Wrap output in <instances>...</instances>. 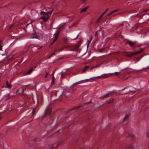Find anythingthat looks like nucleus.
Masks as SVG:
<instances>
[{
	"label": "nucleus",
	"instance_id": "obj_25",
	"mask_svg": "<svg viewBox=\"0 0 149 149\" xmlns=\"http://www.w3.org/2000/svg\"><path fill=\"white\" fill-rule=\"evenodd\" d=\"M67 38H64L63 39V41L65 42V43L67 44L68 42L67 41Z\"/></svg>",
	"mask_w": 149,
	"mask_h": 149
},
{
	"label": "nucleus",
	"instance_id": "obj_9",
	"mask_svg": "<svg viewBox=\"0 0 149 149\" xmlns=\"http://www.w3.org/2000/svg\"><path fill=\"white\" fill-rule=\"evenodd\" d=\"M109 75H110L111 76L112 75V74H104L103 75H102L101 76H98L97 77H96V78H106L108 77H109Z\"/></svg>",
	"mask_w": 149,
	"mask_h": 149
},
{
	"label": "nucleus",
	"instance_id": "obj_56",
	"mask_svg": "<svg viewBox=\"0 0 149 149\" xmlns=\"http://www.w3.org/2000/svg\"><path fill=\"white\" fill-rule=\"evenodd\" d=\"M34 21V20L32 21L30 24H31Z\"/></svg>",
	"mask_w": 149,
	"mask_h": 149
},
{
	"label": "nucleus",
	"instance_id": "obj_44",
	"mask_svg": "<svg viewBox=\"0 0 149 149\" xmlns=\"http://www.w3.org/2000/svg\"><path fill=\"white\" fill-rule=\"evenodd\" d=\"M55 51H54V52H53L51 54V55H53L55 54Z\"/></svg>",
	"mask_w": 149,
	"mask_h": 149
},
{
	"label": "nucleus",
	"instance_id": "obj_64",
	"mask_svg": "<svg viewBox=\"0 0 149 149\" xmlns=\"http://www.w3.org/2000/svg\"><path fill=\"white\" fill-rule=\"evenodd\" d=\"M42 48V47H40V48Z\"/></svg>",
	"mask_w": 149,
	"mask_h": 149
},
{
	"label": "nucleus",
	"instance_id": "obj_40",
	"mask_svg": "<svg viewBox=\"0 0 149 149\" xmlns=\"http://www.w3.org/2000/svg\"><path fill=\"white\" fill-rule=\"evenodd\" d=\"M120 73V72H115L114 74L115 75H117V74H119Z\"/></svg>",
	"mask_w": 149,
	"mask_h": 149
},
{
	"label": "nucleus",
	"instance_id": "obj_14",
	"mask_svg": "<svg viewBox=\"0 0 149 149\" xmlns=\"http://www.w3.org/2000/svg\"><path fill=\"white\" fill-rule=\"evenodd\" d=\"M125 148L126 149H133L134 148V147L132 146L127 145Z\"/></svg>",
	"mask_w": 149,
	"mask_h": 149
},
{
	"label": "nucleus",
	"instance_id": "obj_35",
	"mask_svg": "<svg viewBox=\"0 0 149 149\" xmlns=\"http://www.w3.org/2000/svg\"><path fill=\"white\" fill-rule=\"evenodd\" d=\"M52 10L51 11H50L47 12H46V13H47V14H49L50 15H51V13H52Z\"/></svg>",
	"mask_w": 149,
	"mask_h": 149
},
{
	"label": "nucleus",
	"instance_id": "obj_60",
	"mask_svg": "<svg viewBox=\"0 0 149 149\" xmlns=\"http://www.w3.org/2000/svg\"><path fill=\"white\" fill-rule=\"evenodd\" d=\"M52 55H51H51H50V56H49V57H51Z\"/></svg>",
	"mask_w": 149,
	"mask_h": 149
},
{
	"label": "nucleus",
	"instance_id": "obj_52",
	"mask_svg": "<svg viewBox=\"0 0 149 149\" xmlns=\"http://www.w3.org/2000/svg\"><path fill=\"white\" fill-rule=\"evenodd\" d=\"M86 0H81V1L82 2H85Z\"/></svg>",
	"mask_w": 149,
	"mask_h": 149
},
{
	"label": "nucleus",
	"instance_id": "obj_47",
	"mask_svg": "<svg viewBox=\"0 0 149 149\" xmlns=\"http://www.w3.org/2000/svg\"><path fill=\"white\" fill-rule=\"evenodd\" d=\"M60 144H61V143H58L57 144V145H56V146L55 147V148L57 147Z\"/></svg>",
	"mask_w": 149,
	"mask_h": 149
},
{
	"label": "nucleus",
	"instance_id": "obj_8",
	"mask_svg": "<svg viewBox=\"0 0 149 149\" xmlns=\"http://www.w3.org/2000/svg\"><path fill=\"white\" fill-rule=\"evenodd\" d=\"M63 94L64 95L63 93V91L62 90H58L56 92V95L58 97H61Z\"/></svg>",
	"mask_w": 149,
	"mask_h": 149
},
{
	"label": "nucleus",
	"instance_id": "obj_50",
	"mask_svg": "<svg viewBox=\"0 0 149 149\" xmlns=\"http://www.w3.org/2000/svg\"><path fill=\"white\" fill-rule=\"evenodd\" d=\"M100 65V64L99 65H97L95 66L94 67H93V68H96L97 67H98V66H99Z\"/></svg>",
	"mask_w": 149,
	"mask_h": 149
},
{
	"label": "nucleus",
	"instance_id": "obj_54",
	"mask_svg": "<svg viewBox=\"0 0 149 149\" xmlns=\"http://www.w3.org/2000/svg\"><path fill=\"white\" fill-rule=\"evenodd\" d=\"M112 13L113 14V13H114L115 12H114V10H113L112 11H111Z\"/></svg>",
	"mask_w": 149,
	"mask_h": 149
},
{
	"label": "nucleus",
	"instance_id": "obj_10",
	"mask_svg": "<svg viewBox=\"0 0 149 149\" xmlns=\"http://www.w3.org/2000/svg\"><path fill=\"white\" fill-rule=\"evenodd\" d=\"M127 43L131 47L134 48V47L135 46V42H134L130 40H127V41L125 42V44H126Z\"/></svg>",
	"mask_w": 149,
	"mask_h": 149
},
{
	"label": "nucleus",
	"instance_id": "obj_57",
	"mask_svg": "<svg viewBox=\"0 0 149 149\" xmlns=\"http://www.w3.org/2000/svg\"><path fill=\"white\" fill-rule=\"evenodd\" d=\"M30 86V85H29H29H27L25 86Z\"/></svg>",
	"mask_w": 149,
	"mask_h": 149
},
{
	"label": "nucleus",
	"instance_id": "obj_6",
	"mask_svg": "<svg viewBox=\"0 0 149 149\" xmlns=\"http://www.w3.org/2000/svg\"><path fill=\"white\" fill-rule=\"evenodd\" d=\"M82 43L81 41V40L80 39L79 41L77 42V44L76 45L74 46V47L72 49V50L74 51H78L79 49V47L80 46L81 44Z\"/></svg>",
	"mask_w": 149,
	"mask_h": 149
},
{
	"label": "nucleus",
	"instance_id": "obj_51",
	"mask_svg": "<svg viewBox=\"0 0 149 149\" xmlns=\"http://www.w3.org/2000/svg\"><path fill=\"white\" fill-rule=\"evenodd\" d=\"M112 14V13L111 12H110V13H109L108 14L109 15H111Z\"/></svg>",
	"mask_w": 149,
	"mask_h": 149
},
{
	"label": "nucleus",
	"instance_id": "obj_39",
	"mask_svg": "<svg viewBox=\"0 0 149 149\" xmlns=\"http://www.w3.org/2000/svg\"><path fill=\"white\" fill-rule=\"evenodd\" d=\"M128 137H134V135H131L128 136Z\"/></svg>",
	"mask_w": 149,
	"mask_h": 149
},
{
	"label": "nucleus",
	"instance_id": "obj_26",
	"mask_svg": "<svg viewBox=\"0 0 149 149\" xmlns=\"http://www.w3.org/2000/svg\"><path fill=\"white\" fill-rule=\"evenodd\" d=\"M106 19H111V17L108 15H107L105 17Z\"/></svg>",
	"mask_w": 149,
	"mask_h": 149
},
{
	"label": "nucleus",
	"instance_id": "obj_58",
	"mask_svg": "<svg viewBox=\"0 0 149 149\" xmlns=\"http://www.w3.org/2000/svg\"><path fill=\"white\" fill-rule=\"evenodd\" d=\"M54 148V147L52 146V147H51V149H52V148Z\"/></svg>",
	"mask_w": 149,
	"mask_h": 149
},
{
	"label": "nucleus",
	"instance_id": "obj_24",
	"mask_svg": "<svg viewBox=\"0 0 149 149\" xmlns=\"http://www.w3.org/2000/svg\"><path fill=\"white\" fill-rule=\"evenodd\" d=\"M79 23V21H77L76 22L72 24V26H74L76 25H77Z\"/></svg>",
	"mask_w": 149,
	"mask_h": 149
},
{
	"label": "nucleus",
	"instance_id": "obj_43",
	"mask_svg": "<svg viewBox=\"0 0 149 149\" xmlns=\"http://www.w3.org/2000/svg\"><path fill=\"white\" fill-rule=\"evenodd\" d=\"M78 36H79V35H78L76 37L73 38H72V39L73 40H75V39H76L77 38H78Z\"/></svg>",
	"mask_w": 149,
	"mask_h": 149
},
{
	"label": "nucleus",
	"instance_id": "obj_38",
	"mask_svg": "<svg viewBox=\"0 0 149 149\" xmlns=\"http://www.w3.org/2000/svg\"><path fill=\"white\" fill-rule=\"evenodd\" d=\"M54 73V72L53 74H52V80H55V78L54 77V76H53V74Z\"/></svg>",
	"mask_w": 149,
	"mask_h": 149
},
{
	"label": "nucleus",
	"instance_id": "obj_61",
	"mask_svg": "<svg viewBox=\"0 0 149 149\" xmlns=\"http://www.w3.org/2000/svg\"><path fill=\"white\" fill-rule=\"evenodd\" d=\"M128 74H130V72H128Z\"/></svg>",
	"mask_w": 149,
	"mask_h": 149
},
{
	"label": "nucleus",
	"instance_id": "obj_32",
	"mask_svg": "<svg viewBox=\"0 0 149 149\" xmlns=\"http://www.w3.org/2000/svg\"><path fill=\"white\" fill-rule=\"evenodd\" d=\"M70 125H69L68 126V127H66V126H65V127H63L62 128V129H63H63H65V128H68L70 127Z\"/></svg>",
	"mask_w": 149,
	"mask_h": 149
},
{
	"label": "nucleus",
	"instance_id": "obj_19",
	"mask_svg": "<svg viewBox=\"0 0 149 149\" xmlns=\"http://www.w3.org/2000/svg\"><path fill=\"white\" fill-rule=\"evenodd\" d=\"M102 15H101L97 19V20L96 22V24H98V23H99L100 20L102 18Z\"/></svg>",
	"mask_w": 149,
	"mask_h": 149
},
{
	"label": "nucleus",
	"instance_id": "obj_1",
	"mask_svg": "<svg viewBox=\"0 0 149 149\" xmlns=\"http://www.w3.org/2000/svg\"><path fill=\"white\" fill-rule=\"evenodd\" d=\"M148 21H149V14H146L141 16L139 20V21L140 24L147 22Z\"/></svg>",
	"mask_w": 149,
	"mask_h": 149
},
{
	"label": "nucleus",
	"instance_id": "obj_20",
	"mask_svg": "<svg viewBox=\"0 0 149 149\" xmlns=\"http://www.w3.org/2000/svg\"><path fill=\"white\" fill-rule=\"evenodd\" d=\"M111 94V93H108L105 95H104L103 96H102V98H104L109 96V95Z\"/></svg>",
	"mask_w": 149,
	"mask_h": 149
},
{
	"label": "nucleus",
	"instance_id": "obj_42",
	"mask_svg": "<svg viewBox=\"0 0 149 149\" xmlns=\"http://www.w3.org/2000/svg\"><path fill=\"white\" fill-rule=\"evenodd\" d=\"M61 77L62 78H64V74H63V73H62L61 74Z\"/></svg>",
	"mask_w": 149,
	"mask_h": 149
},
{
	"label": "nucleus",
	"instance_id": "obj_7",
	"mask_svg": "<svg viewBox=\"0 0 149 149\" xmlns=\"http://www.w3.org/2000/svg\"><path fill=\"white\" fill-rule=\"evenodd\" d=\"M59 33L60 32L59 30H57L56 31V33L54 34V35L55 36L54 39L53 41L50 44V45H52L55 42V41L58 38Z\"/></svg>",
	"mask_w": 149,
	"mask_h": 149
},
{
	"label": "nucleus",
	"instance_id": "obj_34",
	"mask_svg": "<svg viewBox=\"0 0 149 149\" xmlns=\"http://www.w3.org/2000/svg\"><path fill=\"white\" fill-rule=\"evenodd\" d=\"M90 103H92V102H91V100L89 102H86V103H85L84 104H89Z\"/></svg>",
	"mask_w": 149,
	"mask_h": 149
},
{
	"label": "nucleus",
	"instance_id": "obj_30",
	"mask_svg": "<svg viewBox=\"0 0 149 149\" xmlns=\"http://www.w3.org/2000/svg\"><path fill=\"white\" fill-rule=\"evenodd\" d=\"M55 84V80H52V82L51 84V85L52 86L53 85H54Z\"/></svg>",
	"mask_w": 149,
	"mask_h": 149
},
{
	"label": "nucleus",
	"instance_id": "obj_45",
	"mask_svg": "<svg viewBox=\"0 0 149 149\" xmlns=\"http://www.w3.org/2000/svg\"><path fill=\"white\" fill-rule=\"evenodd\" d=\"M60 130H61V129H60L58 130L57 131H56V132H54V133L55 134V133H58L59 132V131H60Z\"/></svg>",
	"mask_w": 149,
	"mask_h": 149
},
{
	"label": "nucleus",
	"instance_id": "obj_55",
	"mask_svg": "<svg viewBox=\"0 0 149 149\" xmlns=\"http://www.w3.org/2000/svg\"><path fill=\"white\" fill-rule=\"evenodd\" d=\"M112 13L113 14V13H114L115 12H114V10H113L112 11H111Z\"/></svg>",
	"mask_w": 149,
	"mask_h": 149
},
{
	"label": "nucleus",
	"instance_id": "obj_18",
	"mask_svg": "<svg viewBox=\"0 0 149 149\" xmlns=\"http://www.w3.org/2000/svg\"><path fill=\"white\" fill-rule=\"evenodd\" d=\"M89 67V66H86L83 69V72H85L87 70V69Z\"/></svg>",
	"mask_w": 149,
	"mask_h": 149
},
{
	"label": "nucleus",
	"instance_id": "obj_12",
	"mask_svg": "<svg viewBox=\"0 0 149 149\" xmlns=\"http://www.w3.org/2000/svg\"><path fill=\"white\" fill-rule=\"evenodd\" d=\"M93 78H91V79H85V80H81V81H78L77 82L78 83V84H79L83 83L84 82H86L88 81L90 79H93Z\"/></svg>",
	"mask_w": 149,
	"mask_h": 149
},
{
	"label": "nucleus",
	"instance_id": "obj_13",
	"mask_svg": "<svg viewBox=\"0 0 149 149\" xmlns=\"http://www.w3.org/2000/svg\"><path fill=\"white\" fill-rule=\"evenodd\" d=\"M130 115V113H129L128 114H126L123 120V122H124L125 120H127L128 118Z\"/></svg>",
	"mask_w": 149,
	"mask_h": 149
},
{
	"label": "nucleus",
	"instance_id": "obj_3",
	"mask_svg": "<svg viewBox=\"0 0 149 149\" xmlns=\"http://www.w3.org/2000/svg\"><path fill=\"white\" fill-rule=\"evenodd\" d=\"M40 14L41 15L43 14V17H41L40 19H43L44 22H46L49 19V16L47 13L42 11L40 13Z\"/></svg>",
	"mask_w": 149,
	"mask_h": 149
},
{
	"label": "nucleus",
	"instance_id": "obj_15",
	"mask_svg": "<svg viewBox=\"0 0 149 149\" xmlns=\"http://www.w3.org/2000/svg\"><path fill=\"white\" fill-rule=\"evenodd\" d=\"M144 56V54H143L141 56H140V58H138V57H136V59H135V60H136L137 61H138L140 60Z\"/></svg>",
	"mask_w": 149,
	"mask_h": 149
},
{
	"label": "nucleus",
	"instance_id": "obj_37",
	"mask_svg": "<svg viewBox=\"0 0 149 149\" xmlns=\"http://www.w3.org/2000/svg\"><path fill=\"white\" fill-rule=\"evenodd\" d=\"M92 38L91 37V38H90V41H89V42L88 43V45H87V47H88V46H89V44H90V42H91V40H92Z\"/></svg>",
	"mask_w": 149,
	"mask_h": 149
},
{
	"label": "nucleus",
	"instance_id": "obj_63",
	"mask_svg": "<svg viewBox=\"0 0 149 149\" xmlns=\"http://www.w3.org/2000/svg\"><path fill=\"white\" fill-rule=\"evenodd\" d=\"M149 68V67H147V68H147H147Z\"/></svg>",
	"mask_w": 149,
	"mask_h": 149
},
{
	"label": "nucleus",
	"instance_id": "obj_49",
	"mask_svg": "<svg viewBox=\"0 0 149 149\" xmlns=\"http://www.w3.org/2000/svg\"><path fill=\"white\" fill-rule=\"evenodd\" d=\"M149 10V9H146V10H144L143 11V12H146L147 11H148Z\"/></svg>",
	"mask_w": 149,
	"mask_h": 149
},
{
	"label": "nucleus",
	"instance_id": "obj_31",
	"mask_svg": "<svg viewBox=\"0 0 149 149\" xmlns=\"http://www.w3.org/2000/svg\"><path fill=\"white\" fill-rule=\"evenodd\" d=\"M64 48H65V47H62L61 48H60L57 50L56 51H59V52L60 51H61L63 50Z\"/></svg>",
	"mask_w": 149,
	"mask_h": 149
},
{
	"label": "nucleus",
	"instance_id": "obj_36",
	"mask_svg": "<svg viewBox=\"0 0 149 149\" xmlns=\"http://www.w3.org/2000/svg\"><path fill=\"white\" fill-rule=\"evenodd\" d=\"M46 74L44 77L45 78H46L47 77L48 75V72H47L46 71Z\"/></svg>",
	"mask_w": 149,
	"mask_h": 149
},
{
	"label": "nucleus",
	"instance_id": "obj_2",
	"mask_svg": "<svg viewBox=\"0 0 149 149\" xmlns=\"http://www.w3.org/2000/svg\"><path fill=\"white\" fill-rule=\"evenodd\" d=\"M144 50V49H141L139 51L137 52H123V53H126V54H127L126 55V56L127 57H132L135 55H136L138 54H139L142 51Z\"/></svg>",
	"mask_w": 149,
	"mask_h": 149
},
{
	"label": "nucleus",
	"instance_id": "obj_17",
	"mask_svg": "<svg viewBox=\"0 0 149 149\" xmlns=\"http://www.w3.org/2000/svg\"><path fill=\"white\" fill-rule=\"evenodd\" d=\"M106 48V47H104L103 48H102L101 49H98V51L100 52H103L105 50Z\"/></svg>",
	"mask_w": 149,
	"mask_h": 149
},
{
	"label": "nucleus",
	"instance_id": "obj_23",
	"mask_svg": "<svg viewBox=\"0 0 149 149\" xmlns=\"http://www.w3.org/2000/svg\"><path fill=\"white\" fill-rule=\"evenodd\" d=\"M78 84V83L77 82L76 83H74V84H73L71 86H70V88H71V90H73L74 89V86L75 85H76V84Z\"/></svg>",
	"mask_w": 149,
	"mask_h": 149
},
{
	"label": "nucleus",
	"instance_id": "obj_48",
	"mask_svg": "<svg viewBox=\"0 0 149 149\" xmlns=\"http://www.w3.org/2000/svg\"><path fill=\"white\" fill-rule=\"evenodd\" d=\"M37 36H38L36 35L35 36V37H32V38H38L37 37Z\"/></svg>",
	"mask_w": 149,
	"mask_h": 149
},
{
	"label": "nucleus",
	"instance_id": "obj_22",
	"mask_svg": "<svg viewBox=\"0 0 149 149\" xmlns=\"http://www.w3.org/2000/svg\"><path fill=\"white\" fill-rule=\"evenodd\" d=\"M36 107H35L33 109L32 111V115H33L35 114V112H36Z\"/></svg>",
	"mask_w": 149,
	"mask_h": 149
},
{
	"label": "nucleus",
	"instance_id": "obj_11",
	"mask_svg": "<svg viewBox=\"0 0 149 149\" xmlns=\"http://www.w3.org/2000/svg\"><path fill=\"white\" fill-rule=\"evenodd\" d=\"M89 7V6H88L83 8V9L81 10L80 13H82L86 12L87 10L88 9Z\"/></svg>",
	"mask_w": 149,
	"mask_h": 149
},
{
	"label": "nucleus",
	"instance_id": "obj_33",
	"mask_svg": "<svg viewBox=\"0 0 149 149\" xmlns=\"http://www.w3.org/2000/svg\"><path fill=\"white\" fill-rule=\"evenodd\" d=\"M1 40H0V50H1L2 48V46L1 45Z\"/></svg>",
	"mask_w": 149,
	"mask_h": 149
},
{
	"label": "nucleus",
	"instance_id": "obj_59",
	"mask_svg": "<svg viewBox=\"0 0 149 149\" xmlns=\"http://www.w3.org/2000/svg\"><path fill=\"white\" fill-rule=\"evenodd\" d=\"M54 133H53V134L52 135H51L50 136H52L53 135H54Z\"/></svg>",
	"mask_w": 149,
	"mask_h": 149
},
{
	"label": "nucleus",
	"instance_id": "obj_29",
	"mask_svg": "<svg viewBox=\"0 0 149 149\" xmlns=\"http://www.w3.org/2000/svg\"><path fill=\"white\" fill-rule=\"evenodd\" d=\"M108 9H109V8H107L106 10L105 11H104L102 13V14L101 15H102V16H103V15L108 10Z\"/></svg>",
	"mask_w": 149,
	"mask_h": 149
},
{
	"label": "nucleus",
	"instance_id": "obj_28",
	"mask_svg": "<svg viewBox=\"0 0 149 149\" xmlns=\"http://www.w3.org/2000/svg\"><path fill=\"white\" fill-rule=\"evenodd\" d=\"M114 99L113 98H111L110 99L108 103H110L112 102L113 101Z\"/></svg>",
	"mask_w": 149,
	"mask_h": 149
},
{
	"label": "nucleus",
	"instance_id": "obj_21",
	"mask_svg": "<svg viewBox=\"0 0 149 149\" xmlns=\"http://www.w3.org/2000/svg\"><path fill=\"white\" fill-rule=\"evenodd\" d=\"M32 68L30 69L29 71H27L26 72V74H29L32 71Z\"/></svg>",
	"mask_w": 149,
	"mask_h": 149
},
{
	"label": "nucleus",
	"instance_id": "obj_62",
	"mask_svg": "<svg viewBox=\"0 0 149 149\" xmlns=\"http://www.w3.org/2000/svg\"><path fill=\"white\" fill-rule=\"evenodd\" d=\"M33 100V102H34V101H33V98L32 99Z\"/></svg>",
	"mask_w": 149,
	"mask_h": 149
},
{
	"label": "nucleus",
	"instance_id": "obj_27",
	"mask_svg": "<svg viewBox=\"0 0 149 149\" xmlns=\"http://www.w3.org/2000/svg\"><path fill=\"white\" fill-rule=\"evenodd\" d=\"M20 90H21L22 91V93H19L20 94H22V93H23V92H24V89H22V88H19L18 89L17 91H16V92L17 93V92H18Z\"/></svg>",
	"mask_w": 149,
	"mask_h": 149
},
{
	"label": "nucleus",
	"instance_id": "obj_53",
	"mask_svg": "<svg viewBox=\"0 0 149 149\" xmlns=\"http://www.w3.org/2000/svg\"><path fill=\"white\" fill-rule=\"evenodd\" d=\"M97 32H96V33H95V35L96 36H97Z\"/></svg>",
	"mask_w": 149,
	"mask_h": 149
},
{
	"label": "nucleus",
	"instance_id": "obj_46",
	"mask_svg": "<svg viewBox=\"0 0 149 149\" xmlns=\"http://www.w3.org/2000/svg\"><path fill=\"white\" fill-rule=\"evenodd\" d=\"M119 10V9H116L115 10H114V12H116L118 11Z\"/></svg>",
	"mask_w": 149,
	"mask_h": 149
},
{
	"label": "nucleus",
	"instance_id": "obj_4",
	"mask_svg": "<svg viewBox=\"0 0 149 149\" xmlns=\"http://www.w3.org/2000/svg\"><path fill=\"white\" fill-rule=\"evenodd\" d=\"M81 107V106L80 105L72 108H70L68 109L67 112L68 113H73L75 112L78 111V109Z\"/></svg>",
	"mask_w": 149,
	"mask_h": 149
},
{
	"label": "nucleus",
	"instance_id": "obj_41",
	"mask_svg": "<svg viewBox=\"0 0 149 149\" xmlns=\"http://www.w3.org/2000/svg\"><path fill=\"white\" fill-rule=\"evenodd\" d=\"M13 25H14V24H12L10 26V27H9V30H10V29L13 26Z\"/></svg>",
	"mask_w": 149,
	"mask_h": 149
},
{
	"label": "nucleus",
	"instance_id": "obj_5",
	"mask_svg": "<svg viewBox=\"0 0 149 149\" xmlns=\"http://www.w3.org/2000/svg\"><path fill=\"white\" fill-rule=\"evenodd\" d=\"M52 112L51 108H48L46 110L45 114L42 116L43 118H45L47 116H50Z\"/></svg>",
	"mask_w": 149,
	"mask_h": 149
},
{
	"label": "nucleus",
	"instance_id": "obj_16",
	"mask_svg": "<svg viewBox=\"0 0 149 149\" xmlns=\"http://www.w3.org/2000/svg\"><path fill=\"white\" fill-rule=\"evenodd\" d=\"M6 86L7 87L9 88H10L12 86L10 84H8V81H6Z\"/></svg>",
	"mask_w": 149,
	"mask_h": 149
}]
</instances>
